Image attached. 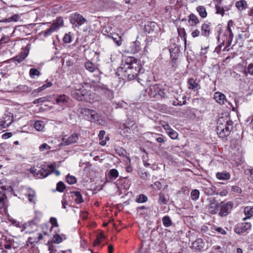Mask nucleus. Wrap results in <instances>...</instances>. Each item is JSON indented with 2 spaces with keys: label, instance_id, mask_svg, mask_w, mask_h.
<instances>
[{
  "label": "nucleus",
  "instance_id": "28",
  "mask_svg": "<svg viewBox=\"0 0 253 253\" xmlns=\"http://www.w3.org/2000/svg\"><path fill=\"white\" fill-rule=\"evenodd\" d=\"M57 31V27L51 25V27L43 32V35L45 37L50 36L52 33Z\"/></svg>",
  "mask_w": 253,
  "mask_h": 253
},
{
  "label": "nucleus",
  "instance_id": "16",
  "mask_svg": "<svg viewBox=\"0 0 253 253\" xmlns=\"http://www.w3.org/2000/svg\"><path fill=\"white\" fill-rule=\"evenodd\" d=\"M29 54L28 51L26 50L21 51L18 55L14 57L13 60L20 63L22 62L28 56Z\"/></svg>",
  "mask_w": 253,
  "mask_h": 253
},
{
  "label": "nucleus",
  "instance_id": "13",
  "mask_svg": "<svg viewBox=\"0 0 253 253\" xmlns=\"http://www.w3.org/2000/svg\"><path fill=\"white\" fill-rule=\"evenodd\" d=\"M203 191L205 194L208 196L213 195L215 194L217 195L218 193L216 192V188L212 185H206L202 187Z\"/></svg>",
  "mask_w": 253,
  "mask_h": 253
},
{
  "label": "nucleus",
  "instance_id": "2",
  "mask_svg": "<svg viewBox=\"0 0 253 253\" xmlns=\"http://www.w3.org/2000/svg\"><path fill=\"white\" fill-rule=\"evenodd\" d=\"M93 87L88 84L78 85L71 92L73 98L79 101L93 103L99 100V97L92 91Z\"/></svg>",
  "mask_w": 253,
  "mask_h": 253
},
{
  "label": "nucleus",
  "instance_id": "47",
  "mask_svg": "<svg viewBox=\"0 0 253 253\" xmlns=\"http://www.w3.org/2000/svg\"><path fill=\"white\" fill-rule=\"evenodd\" d=\"M120 128L122 130H124V133L128 132L130 129L128 126H127L126 124L122 123L120 124Z\"/></svg>",
  "mask_w": 253,
  "mask_h": 253
},
{
  "label": "nucleus",
  "instance_id": "5",
  "mask_svg": "<svg viewBox=\"0 0 253 253\" xmlns=\"http://www.w3.org/2000/svg\"><path fill=\"white\" fill-rule=\"evenodd\" d=\"M70 21L72 25L76 27H79L87 22L82 15L78 13H73L70 17Z\"/></svg>",
  "mask_w": 253,
  "mask_h": 253
},
{
  "label": "nucleus",
  "instance_id": "60",
  "mask_svg": "<svg viewBox=\"0 0 253 253\" xmlns=\"http://www.w3.org/2000/svg\"><path fill=\"white\" fill-rule=\"evenodd\" d=\"M208 48V46L205 47H202L201 52V55H205L207 53V49Z\"/></svg>",
  "mask_w": 253,
  "mask_h": 253
},
{
  "label": "nucleus",
  "instance_id": "26",
  "mask_svg": "<svg viewBox=\"0 0 253 253\" xmlns=\"http://www.w3.org/2000/svg\"><path fill=\"white\" fill-rule=\"evenodd\" d=\"M110 35H109V37L111 38L118 46L121 45L122 44L121 37L116 34H110Z\"/></svg>",
  "mask_w": 253,
  "mask_h": 253
},
{
  "label": "nucleus",
  "instance_id": "46",
  "mask_svg": "<svg viewBox=\"0 0 253 253\" xmlns=\"http://www.w3.org/2000/svg\"><path fill=\"white\" fill-rule=\"evenodd\" d=\"M168 133L169 136L173 139H176L178 136V133L173 129L170 130V131H168Z\"/></svg>",
  "mask_w": 253,
  "mask_h": 253
},
{
  "label": "nucleus",
  "instance_id": "11",
  "mask_svg": "<svg viewBox=\"0 0 253 253\" xmlns=\"http://www.w3.org/2000/svg\"><path fill=\"white\" fill-rule=\"evenodd\" d=\"M251 224L249 222H244L238 225V226L235 229L236 233L240 234L244 233L246 231L250 230L251 228Z\"/></svg>",
  "mask_w": 253,
  "mask_h": 253
},
{
  "label": "nucleus",
  "instance_id": "18",
  "mask_svg": "<svg viewBox=\"0 0 253 253\" xmlns=\"http://www.w3.org/2000/svg\"><path fill=\"white\" fill-rule=\"evenodd\" d=\"M204 242L201 238H198L192 244V248L196 250H200L204 247Z\"/></svg>",
  "mask_w": 253,
  "mask_h": 253
},
{
  "label": "nucleus",
  "instance_id": "15",
  "mask_svg": "<svg viewBox=\"0 0 253 253\" xmlns=\"http://www.w3.org/2000/svg\"><path fill=\"white\" fill-rule=\"evenodd\" d=\"M217 126H227V125H231L232 122L229 121V118L226 116L225 118L223 116L220 117L217 121Z\"/></svg>",
  "mask_w": 253,
  "mask_h": 253
},
{
  "label": "nucleus",
  "instance_id": "24",
  "mask_svg": "<svg viewBox=\"0 0 253 253\" xmlns=\"http://www.w3.org/2000/svg\"><path fill=\"white\" fill-rule=\"evenodd\" d=\"M188 22L191 26H195L199 23V21L196 15L194 14H190L189 16Z\"/></svg>",
  "mask_w": 253,
  "mask_h": 253
},
{
  "label": "nucleus",
  "instance_id": "55",
  "mask_svg": "<svg viewBox=\"0 0 253 253\" xmlns=\"http://www.w3.org/2000/svg\"><path fill=\"white\" fill-rule=\"evenodd\" d=\"M200 31L198 30H195L192 33V36L193 38H196L198 37L200 35Z\"/></svg>",
  "mask_w": 253,
  "mask_h": 253
},
{
  "label": "nucleus",
  "instance_id": "20",
  "mask_svg": "<svg viewBox=\"0 0 253 253\" xmlns=\"http://www.w3.org/2000/svg\"><path fill=\"white\" fill-rule=\"evenodd\" d=\"M210 24L208 23H204L201 27L202 35L208 37L211 32Z\"/></svg>",
  "mask_w": 253,
  "mask_h": 253
},
{
  "label": "nucleus",
  "instance_id": "57",
  "mask_svg": "<svg viewBox=\"0 0 253 253\" xmlns=\"http://www.w3.org/2000/svg\"><path fill=\"white\" fill-rule=\"evenodd\" d=\"M61 203H62V208L66 209V206L67 205V200L65 198H63L62 199Z\"/></svg>",
  "mask_w": 253,
  "mask_h": 253
},
{
  "label": "nucleus",
  "instance_id": "53",
  "mask_svg": "<svg viewBox=\"0 0 253 253\" xmlns=\"http://www.w3.org/2000/svg\"><path fill=\"white\" fill-rule=\"evenodd\" d=\"M12 135V133L11 132H6V133H5L4 134H2V138L3 139H7V138H9L10 137H11Z\"/></svg>",
  "mask_w": 253,
  "mask_h": 253
},
{
  "label": "nucleus",
  "instance_id": "12",
  "mask_svg": "<svg viewBox=\"0 0 253 253\" xmlns=\"http://www.w3.org/2000/svg\"><path fill=\"white\" fill-rule=\"evenodd\" d=\"M79 140V135L77 133H73L71 135L67 138H63L62 139L63 142L65 145H68L73 143H76Z\"/></svg>",
  "mask_w": 253,
  "mask_h": 253
},
{
  "label": "nucleus",
  "instance_id": "33",
  "mask_svg": "<svg viewBox=\"0 0 253 253\" xmlns=\"http://www.w3.org/2000/svg\"><path fill=\"white\" fill-rule=\"evenodd\" d=\"M247 5V2L244 0H241L236 2V6L239 9L242 10L245 9Z\"/></svg>",
  "mask_w": 253,
  "mask_h": 253
},
{
  "label": "nucleus",
  "instance_id": "61",
  "mask_svg": "<svg viewBox=\"0 0 253 253\" xmlns=\"http://www.w3.org/2000/svg\"><path fill=\"white\" fill-rule=\"evenodd\" d=\"M163 127H164V128L168 131H170V130H171L172 129L170 128V126H169V125L168 124H166L165 125H164L163 126Z\"/></svg>",
  "mask_w": 253,
  "mask_h": 253
},
{
  "label": "nucleus",
  "instance_id": "21",
  "mask_svg": "<svg viewBox=\"0 0 253 253\" xmlns=\"http://www.w3.org/2000/svg\"><path fill=\"white\" fill-rule=\"evenodd\" d=\"M188 88L192 90H197L200 88V85L196 82L193 78H190L188 81Z\"/></svg>",
  "mask_w": 253,
  "mask_h": 253
},
{
  "label": "nucleus",
  "instance_id": "27",
  "mask_svg": "<svg viewBox=\"0 0 253 253\" xmlns=\"http://www.w3.org/2000/svg\"><path fill=\"white\" fill-rule=\"evenodd\" d=\"M197 10L198 12L199 15L202 18H205L207 16V13L206 9L203 6H199L197 7Z\"/></svg>",
  "mask_w": 253,
  "mask_h": 253
},
{
  "label": "nucleus",
  "instance_id": "4",
  "mask_svg": "<svg viewBox=\"0 0 253 253\" xmlns=\"http://www.w3.org/2000/svg\"><path fill=\"white\" fill-rule=\"evenodd\" d=\"M78 112L79 114L85 117L87 119L91 122H96L97 124L102 126L106 124L105 121L93 110L80 108L78 110Z\"/></svg>",
  "mask_w": 253,
  "mask_h": 253
},
{
  "label": "nucleus",
  "instance_id": "44",
  "mask_svg": "<svg viewBox=\"0 0 253 253\" xmlns=\"http://www.w3.org/2000/svg\"><path fill=\"white\" fill-rule=\"evenodd\" d=\"M63 41L65 43H69L72 41L71 33L66 34L63 38Z\"/></svg>",
  "mask_w": 253,
  "mask_h": 253
},
{
  "label": "nucleus",
  "instance_id": "10",
  "mask_svg": "<svg viewBox=\"0 0 253 253\" xmlns=\"http://www.w3.org/2000/svg\"><path fill=\"white\" fill-rule=\"evenodd\" d=\"M68 101V97L65 94H60L56 96L55 99L56 104L62 107V109H64Z\"/></svg>",
  "mask_w": 253,
  "mask_h": 253
},
{
  "label": "nucleus",
  "instance_id": "48",
  "mask_svg": "<svg viewBox=\"0 0 253 253\" xmlns=\"http://www.w3.org/2000/svg\"><path fill=\"white\" fill-rule=\"evenodd\" d=\"M5 196L4 194L0 195V209L2 208L5 204Z\"/></svg>",
  "mask_w": 253,
  "mask_h": 253
},
{
  "label": "nucleus",
  "instance_id": "29",
  "mask_svg": "<svg viewBox=\"0 0 253 253\" xmlns=\"http://www.w3.org/2000/svg\"><path fill=\"white\" fill-rule=\"evenodd\" d=\"M52 83L51 82H48L46 84H43L42 86L38 88L37 89H35L34 92L36 93H39L41 92L42 91L44 90L47 87H50L52 86Z\"/></svg>",
  "mask_w": 253,
  "mask_h": 253
},
{
  "label": "nucleus",
  "instance_id": "31",
  "mask_svg": "<svg viewBox=\"0 0 253 253\" xmlns=\"http://www.w3.org/2000/svg\"><path fill=\"white\" fill-rule=\"evenodd\" d=\"M200 196V192L197 189L193 190L191 192V198L193 201H197Z\"/></svg>",
  "mask_w": 253,
  "mask_h": 253
},
{
  "label": "nucleus",
  "instance_id": "64",
  "mask_svg": "<svg viewBox=\"0 0 253 253\" xmlns=\"http://www.w3.org/2000/svg\"><path fill=\"white\" fill-rule=\"evenodd\" d=\"M7 41V38H6L5 37L1 38V39L0 40V45L3 43H6Z\"/></svg>",
  "mask_w": 253,
  "mask_h": 253
},
{
  "label": "nucleus",
  "instance_id": "35",
  "mask_svg": "<svg viewBox=\"0 0 253 253\" xmlns=\"http://www.w3.org/2000/svg\"><path fill=\"white\" fill-rule=\"evenodd\" d=\"M109 176L114 179H116L119 176L118 171L115 169H111L109 172Z\"/></svg>",
  "mask_w": 253,
  "mask_h": 253
},
{
  "label": "nucleus",
  "instance_id": "9",
  "mask_svg": "<svg viewBox=\"0 0 253 253\" xmlns=\"http://www.w3.org/2000/svg\"><path fill=\"white\" fill-rule=\"evenodd\" d=\"M24 194L26 196L29 202L35 204L36 201V194L34 190L30 188H25L23 190Z\"/></svg>",
  "mask_w": 253,
  "mask_h": 253
},
{
  "label": "nucleus",
  "instance_id": "49",
  "mask_svg": "<svg viewBox=\"0 0 253 253\" xmlns=\"http://www.w3.org/2000/svg\"><path fill=\"white\" fill-rule=\"evenodd\" d=\"M116 151L120 156H124L126 153V150L122 148H118Z\"/></svg>",
  "mask_w": 253,
  "mask_h": 253
},
{
  "label": "nucleus",
  "instance_id": "8",
  "mask_svg": "<svg viewBox=\"0 0 253 253\" xmlns=\"http://www.w3.org/2000/svg\"><path fill=\"white\" fill-rule=\"evenodd\" d=\"M232 208V203L230 202L226 203H221V209L219 211V214L222 216L227 215Z\"/></svg>",
  "mask_w": 253,
  "mask_h": 253
},
{
  "label": "nucleus",
  "instance_id": "37",
  "mask_svg": "<svg viewBox=\"0 0 253 253\" xmlns=\"http://www.w3.org/2000/svg\"><path fill=\"white\" fill-rule=\"evenodd\" d=\"M40 74V72L36 68L31 69L29 72L30 76L33 79L35 78V76H39Z\"/></svg>",
  "mask_w": 253,
  "mask_h": 253
},
{
  "label": "nucleus",
  "instance_id": "50",
  "mask_svg": "<svg viewBox=\"0 0 253 253\" xmlns=\"http://www.w3.org/2000/svg\"><path fill=\"white\" fill-rule=\"evenodd\" d=\"M247 71L248 73L252 75L253 76V64L251 63L249 64L247 67Z\"/></svg>",
  "mask_w": 253,
  "mask_h": 253
},
{
  "label": "nucleus",
  "instance_id": "1",
  "mask_svg": "<svg viewBox=\"0 0 253 253\" xmlns=\"http://www.w3.org/2000/svg\"><path fill=\"white\" fill-rule=\"evenodd\" d=\"M142 67L139 60L131 56L125 57L118 69V76L128 80L135 79L141 73Z\"/></svg>",
  "mask_w": 253,
  "mask_h": 253
},
{
  "label": "nucleus",
  "instance_id": "45",
  "mask_svg": "<svg viewBox=\"0 0 253 253\" xmlns=\"http://www.w3.org/2000/svg\"><path fill=\"white\" fill-rule=\"evenodd\" d=\"M65 188V186L64 184L60 181L57 184L56 189L59 192H63Z\"/></svg>",
  "mask_w": 253,
  "mask_h": 253
},
{
  "label": "nucleus",
  "instance_id": "58",
  "mask_svg": "<svg viewBox=\"0 0 253 253\" xmlns=\"http://www.w3.org/2000/svg\"><path fill=\"white\" fill-rule=\"evenodd\" d=\"M250 121H251L249 124L250 127L253 129V116L248 118L247 121L249 122Z\"/></svg>",
  "mask_w": 253,
  "mask_h": 253
},
{
  "label": "nucleus",
  "instance_id": "19",
  "mask_svg": "<svg viewBox=\"0 0 253 253\" xmlns=\"http://www.w3.org/2000/svg\"><path fill=\"white\" fill-rule=\"evenodd\" d=\"M85 67L87 70L90 72L95 73L96 74L99 73V70L96 66L90 62H87L85 64Z\"/></svg>",
  "mask_w": 253,
  "mask_h": 253
},
{
  "label": "nucleus",
  "instance_id": "30",
  "mask_svg": "<svg viewBox=\"0 0 253 253\" xmlns=\"http://www.w3.org/2000/svg\"><path fill=\"white\" fill-rule=\"evenodd\" d=\"M163 224L164 226L168 227L172 224V221L168 216H165L162 218Z\"/></svg>",
  "mask_w": 253,
  "mask_h": 253
},
{
  "label": "nucleus",
  "instance_id": "6",
  "mask_svg": "<svg viewBox=\"0 0 253 253\" xmlns=\"http://www.w3.org/2000/svg\"><path fill=\"white\" fill-rule=\"evenodd\" d=\"M232 126L231 125H227V126H217L216 131L217 135L221 138H225L228 136Z\"/></svg>",
  "mask_w": 253,
  "mask_h": 253
},
{
  "label": "nucleus",
  "instance_id": "32",
  "mask_svg": "<svg viewBox=\"0 0 253 253\" xmlns=\"http://www.w3.org/2000/svg\"><path fill=\"white\" fill-rule=\"evenodd\" d=\"M52 25L57 27V30H58L60 27H62L63 25V19L61 17L57 18L55 22L53 23Z\"/></svg>",
  "mask_w": 253,
  "mask_h": 253
},
{
  "label": "nucleus",
  "instance_id": "23",
  "mask_svg": "<svg viewBox=\"0 0 253 253\" xmlns=\"http://www.w3.org/2000/svg\"><path fill=\"white\" fill-rule=\"evenodd\" d=\"M216 176L220 180H228L230 178V174L227 172H217Z\"/></svg>",
  "mask_w": 253,
  "mask_h": 253
},
{
  "label": "nucleus",
  "instance_id": "39",
  "mask_svg": "<svg viewBox=\"0 0 253 253\" xmlns=\"http://www.w3.org/2000/svg\"><path fill=\"white\" fill-rule=\"evenodd\" d=\"M19 18L20 17L18 15L15 14L8 18L5 19V21L7 22H10L12 21L16 22L19 20Z\"/></svg>",
  "mask_w": 253,
  "mask_h": 253
},
{
  "label": "nucleus",
  "instance_id": "42",
  "mask_svg": "<svg viewBox=\"0 0 253 253\" xmlns=\"http://www.w3.org/2000/svg\"><path fill=\"white\" fill-rule=\"evenodd\" d=\"M66 180L70 184H73L76 182V177L72 175H68L66 177Z\"/></svg>",
  "mask_w": 253,
  "mask_h": 253
},
{
  "label": "nucleus",
  "instance_id": "34",
  "mask_svg": "<svg viewBox=\"0 0 253 253\" xmlns=\"http://www.w3.org/2000/svg\"><path fill=\"white\" fill-rule=\"evenodd\" d=\"M51 147L47 144L44 143L41 145L39 148L40 152H43L45 151L50 150Z\"/></svg>",
  "mask_w": 253,
  "mask_h": 253
},
{
  "label": "nucleus",
  "instance_id": "7",
  "mask_svg": "<svg viewBox=\"0 0 253 253\" xmlns=\"http://www.w3.org/2000/svg\"><path fill=\"white\" fill-rule=\"evenodd\" d=\"M208 205L207 206V209L208 211L211 213L214 214L218 211V204L214 198H210L207 199Z\"/></svg>",
  "mask_w": 253,
  "mask_h": 253
},
{
  "label": "nucleus",
  "instance_id": "59",
  "mask_svg": "<svg viewBox=\"0 0 253 253\" xmlns=\"http://www.w3.org/2000/svg\"><path fill=\"white\" fill-rule=\"evenodd\" d=\"M105 134V131L104 130H100L99 132V133L98 134V137H99V139L102 140Z\"/></svg>",
  "mask_w": 253,
  "mask_h": 253
},
{
  "label": "nucleus",
  "instance_id": "54",
  "mask_svg": "<svg viewBox=\"0 0 253 253\" xmlns=\"http://www.w3.org/2000/svg\"><path fill=\"white\" fill-rule=\"evenodd\" d=\"M50 221L51 224L54 226H57V221L56 218L54 217H51L50 219Z\"/></svg>",
  "mask_w": 253,
  "mask_h": 253
},
{
  "label": "nucleus",
  "instance_id": "51",
  "mask_svg": "<svg viewBox=\"0 0 253 253\" xmlns=\"http://www.w3.org/2000/svg\"><path fill=\"white\" fill-rule=\"evenodd\" d=\"M46 97H41L35 100L33 102L34 104H38L40 103H43L46 101Z\"/></svg>",
  "mask_w": 253,
  "mask_h": 253
},
{
  "label": "nucleus",
  "instance_id": "3",
  "mask_svg": "<svg viewBox=\"0 0 253 253\" xmlns=\"http://www.w3.org/2000/svg\"><path fill=\"white\" fill-rule=\"evenodd\" d=\"M54 170V164L50 165L44 164L37 165L30 169V172L37 178H42L47 177Z\"/></svg>",
  "mask_w": 253,
  "mask_h": 253
},
{
  "label": "nucleus",
  "instance_id": "52",
  "mask_svg": "<svg viewBox=\"0 0 253 253\" xmlns=\"http://www.w3.org/2000/svg\"><path fill=\"white\" fill-rule=\"evenodd\" d=\"M215 230L222 235H225L226 233V231L221 227L215 228Z\"/></svg>",
  "mask_w": 253,
  "mask_h": 253
},
{
  "label": "nucleus",
  "instance_id": "17",
  "mask_svg": "<svg viewBox=\"0 0 253 253\" xmlns=\"http://www.w3.org/2000/svg\"><path fill=\"white\" fill-rule=\"evenodd\" d=\"M71 194L72 197L74 199L75 202L77 204H79L84 202V201L80 192L73 191L71 192Z\"/></svg>",
  "mask_w": 253,
  "mask_h": 253
},
{
  "label": "nucleus",
  "instance_id": "14",
  "mask_svg": "<svg viewBox=\"0 0 253 253\" xmlns=\"http://www.w3.org/2000/svg\"><path fill=\"white\" fill-rule=\"evenodd\" d=\"M214 99L217 103L220 104H223L226 101L225 95L219 92L214 93Z\"/></svg>",
  "mask_w": 253,
  "mask_h": 253
},
{
  "label": "nucleus",
  "instance_id": "63",
  "mask_svg": "<svg viewBox=\"0 0 253 253\" xmlns=\"http://www.w3.org/2000/svg\"><path fill=\"white\" fill-rule=\"evenodd\" d=\"M227 194H228V191L226 189H224L220 192L219 195L221 196H225L227 195Z\"/></svg>",
  "mask_w": 253,
  "mask_h": 253
},
{
  "label": "nucleus",
  "instance_id": "62",
  "mask_svg": "<svg viewBox=\"0 0 253 253\" xmlns=\"http://www.w3.org/2000/svg\"><path fill=\"white\" fill-rule=\"evenodd\" d=\"M232 191L239 193L241 191V189L238 186H232Z\"/></svg>",
  "mask_w": 253,
  "mask_h": 253
},
{
  "label": "nucleus",
  "instance_id": "25",
  "mask_svg": "<svg viewBox=\"0 0 253 253\" xmlns=\"http://www.w3.org/2000/svg\"><path fill=\"white\" fill-rule=\"evenodd\" d=\"M45 124L42 121H37L35 122L34 127L38 131H42L44 129Z\"/></svg>",
  "mask_w": 253,
  "mask_h": 253
},
{
  "label": "nucleus",
  "instance_id": "40",
  "mask_svg": "<svg viewBox=\"0 0 253 253\" xmlns=\"http://www.w3.org/2000/svg\"><path fill=\"white\" fill-rule=\"evenodd\" d=\"M148 198L145 195L141 194L136 199V201L139 203H142L146 202Z\"/></svg>",
  "mask_w": 253,
  "mask_h": 253
},
{
  "label": "nucleus",
  "instance_id": "22",
  "mask_svg": "<svg viewBox=\"0 0 253 253\" xmlns=\"http://www.w3.org/2000/svg\"><path fill=\"white\" fill-rule=\"evenodd\" d=\"M244 212L246 215V217L243 218L244 220L253 216V206L246 207L244 208Z\"/></svg>",
  "mask_w": 253,
  "mask_h": 253
},
{
  "label": "nucleus",
  "instance_id": "41",
  "mask_svg": "<svg viewBox=\"0 0 253 253\" xmlns=\"http://www.w3.org/2000/svg\"><path fill=\"white\" fill-rule=\"evenodd\" d=\"M14 224L16 226L19 227L21 228V231L22 232H24L30 226L29 225V223L28 224L21 225V224L19 222H17L16 221H15Z\"/></svg>",
  "mask_w": 253,
  "mask_h": 253
},
{
  "label": "nucleus",
  "instance_id": "56",
  "mask_svg": "<svg viewBox=\"0 0 253 253\" xmlns=\"http://www.w3.org/2000/svg\"><path fill=\"white\" fill-rule=\"evenodd\" d=\"M40 218H41V216H40L39 217L37 216L35 217V219L34 220L29 222V225H31L33 224H36L38 222H39Z\"/></svg>",
  "mask_w": 253,
  "mask_h": 253
},
{
  "label": "nucleus",
  "instance_id": "36",
  "mask_svg": "<svg viewBox=\"0 0 253 253\" xmlns=\"http://www.w3.org/2000/svg\"><path fill=\"white\" fill-rule=\"evenodd\" d=\"M227 29H228V32H229V37L228 39L227 43H228V45L229 46V45H230V44L232 42L233 38L234 37V34L232 31V30H231L230 27H227Z\"/></svg>",
  "mask_w": 253,
  "mask_h": 253
},
{
  "label": "nucleus",
  "instance_id": "38",
  "mask_svg": "<svg viewBox=\"0 0 253 253\" xmlns=\"http://www.w3.org/2000/svg\"><path fill=\"white\" fill-rule=\"evenodd\" d=\"M63 238L59 234L55 235L52 239L53 242L56 244H59L63 241Z\"/></svg>",
  "mask_w": 253,
  "mask_h": 253
},
{
  "label": "nucleus",
  "instance_id": "43",
  "mask_svg": "<svg viewBox=\"0 0 253 253\" xmlns=\"http://www.w3.org/2000/svg\"><path fill=\"white\" fill-rule=\"evenodd\" d=\"M161 205L165 204L167 203V200L164 194L160 193L159 194V198L158 201Z\"/></svg>",
  "mask_w": 253,
  "mask_h": 253
}]
</instances>
